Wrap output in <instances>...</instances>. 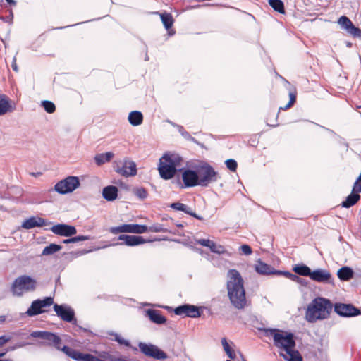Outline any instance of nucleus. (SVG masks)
Segmentation results:
<instances>
[{
	"instance_id": "f257e3e1",
	"label": "nucleus",
	"mask_w": 361,
	"mask_h": 361,
	"mask_svg": "<svg viewBox=\"0 0 361 361\" xmlns=\"http://www.w3.org/2000/svg\"><path fill=\"white\" fill-rule=\"evenodd\" d=\"M228 296L231 304L237 309H243L246 305L244 281L236 269H229L227 272Z\"/></svg>"
},
{
	"instance_id": "f03ea898",
	"label": "nucleus",
	"mask_w": 361,
	"mask_h": 361,
	"mask_svg": "<svg viewBox=\"0 0 361 361\" xmlns=\"http://www.w3.org/2000/svg\"><path fill=\"white\" fill-rule=\"evenodd\" d=\"M332 307V304L329 299L317 297L307 305L305 318L311 323L326 319L329 317Z\"/></svg>"
},
{
	"instance_id": "7ed1b4c3",
	"label": "nucleus",
	"mask_w": 361,
	"mask_h": 361,
	"mask_svg": "<svg viewBox=\"0 0 361 361\" xmlns=\"http://www.w3.org/2000/svg\"><path fill=\"white\" fill-rule=\"evenodd\" d=\"M181 157L175 153H165L160 159L159 164V173L161 178L169 180L176 173V167L181 163Z\"/></svg>"
},
{
	"instance_id": "20e7f679",
	"label": "nucleus",
	"mask_w": 361,
	"mask_h": 361,
	"mask_svg": "<svg viewBox=\"0 0 361 361\" xmlns=\"http://www.w3.org/2000/svg\"><path fill=\"white\" fill-rule=\"evenodd\" d=\"M263 331L267 336H272L274 345L283 350L287 354H290V350L295 348V341L293 334L284 332L276 329H264Z\"/></svg>"
},
{
	"instance_id": "39448f33",
	"label": "nucleus",
	"mask_w": 361,
	"mask_h": 361,
	"mask_svg": "<svg viewBox=\"0 0 361 361\" xmlns=\"http://www.w3.org/2000/svg\"><path fill=\"white\" fill-rule=\"evenodd\" d=\"M36 286L35 279L27 275H22L14 280L11 286V291L14 295L21 296L23 292L35 290Z\"/></svg>"
},
{
	"instance_id": "423d86ee",
	"label": "nucleus",
	"mask_w": 361,
	"mask_h": 361,
	"mask_svg": "<svg viewBox=\"0 0 361 361\" xmlns=\"http://www.w3.org/2000/svg\"><path fill=\"white\" fill-rule=\"evenodd\" d=\"M113 168L117 173L124 177L135 176L137 174L135 163L127 158L115 160Z\"/></svg>"
},
{
	"instance_id": "0eeeda50",
	"label": "nucleus",
	"mask_w": 361,
	"mask_h": 361,
	"mask_svg": "<svg viewBox=\"0 0 361 361\" xmlns=\"http://www.w3.org/2000/svg\"><path fill=\"white\" fill-rule=\"evenodd\" d=\"M138 347L140 352L146 357L157 360H164L168 358L167 354L154 344L140 342Z\"/></svg>"
},
{
	"instance_id": "6e6552de",
	"label": "nucleus",
	"mask_w": 361,
	"mask_h": 361,
	"mask_svg": "<svg viewBox=\"0 0 361 361\" xmlns=\"http://www.w3.org/2000/svg\"><path fill=\"white\" fill-rule=\"evenodd\" d=\"M80 183L78 177L68 176L67 178L59 181L54 186V190L59 194H67L72 192L79 188Z\"/></svg>"
},
{
	"instance_id": "1a4fd4ad",
	"label": "nucleus",
	"mask_w": 361,
	"mask_h": 361,
	"mask_svg": "<svg viewBox=\"0 0 361 361\" xmlns=\"http://www.w3.org/2000/svg\"><path fill=\"white\" fill-rule=\"evenodd\" d=\"M197 173L200 178L199 185L200 186L206 187L210 183L217 180V173L209 164L202 166Z\"/></svg>"
},
{
	"instance_id": "9d476101",
	"label": "nucleus",
	"mask_w": 361,
	"mask_h": 361,
	"mask_svg": "<svg viewBox=\"0 0 361 361\" xmlns=\"http://www.w3.org/2000/svg\"><path fill=\"white\" fill-rule=\"evenodd\" d=\"M30 336L33 338H39L45 341L47 345L54 346L57 350L61 349V339L56 334L44 331H32Z\"/></svg>"
},
{
	"instance_id": "9b49d317",
	"label": "nucleus",
	"mask_w": 361,
	"mask_h": 361,
	"mask_svg": "<svg viewBox=\"0 0 361 361\" xmlns=\"http://www.w3.org/2000/svg\"><path fill=\"white\" fill-rule=\"evenodd\" d=\"M147 231V226L140 224H123L116 227H111L110 232L113 234H118L119 233H130L142 234Z\"/></svg>"
},
{
	"instance_id": "f8f14e48",
	"label": "nucleus",
	"mask_w": 361,
	"mask_h": 361,
	"mask_svg": "<svg viewBox=\"0 0 361 361\" xmlns=\"http://www.w3.org/2000/svg\"><path fill=\"white\" fill-rule=\"evenodd\" d=\"M310 279L316 282L334 285V278L329 271L317 269L312 271Z\"/></svg>"
},
{
	"instance_id": "ddd939ff",
	"label": "nucleus",
	"mask_w": 361,
	"mask_h": 361,
	"mask_svg": "<svg viewBox=\"0 0 361 361\" xmlns=\"http://www.w3.org/2000/svg\"><path fill=\"white\" fill-rule=\"evenodd\" d=\"M334 311L342 317H353L361 314L360 310L351 304H336L334 305Z\"/></svg>"
},
{
	"instance_id": "4468645a",
	"label": "nucleus",
	"mask_w": 361,
	"mask_h": 361,
	"mask_svg": "<svg viewBox=\"0 0 361 361\" xmlns=\"http://www.w3.org/2000/svg\"><path fill=\"white\" fill-rule=\"evenodd\" d=\"M50 230L53 233L64 237H71L77 233V229L75 226L64 224L54 225Z\"/></svg>"
},
{
	"instance_id": "2eb2a0df",
	"label": "nucleus",
	"mask_w": 361,
	"mask_h": 361,
	"mask_svg": "<svg viewBox=\"0 0 361 361\" xmlns=\"http://www.w3.org/2000/svg\"><path fill=\"white\" fill-rule=\"evenodd\" d=\"M174 313L176 315H183L185 314L187 317H190L192 318H197L200 317L201 313L199 310V308L192 305H183L177 307L174 310Z\"/></svg>"
},
{
	"instance_id": "dca6fc26",
	"label": "nucleus",
	"mask_w": 361,
	"mask_h": 361,
	"mask_svg": "<svg viewBox=\"0 0 361 361\" xmlns=\"http://www.w3.org/2000/svg\"><path fill=\"white\" fill-rule=\"evenodd\" d=\"M54 310L56 314L65 322H71L74 319V310L67 305L55 304Z\"/></svg>"
},
{
	"instance_id": "f3484780",
	"label": "nucleus",
	"mask_w": 361,
	"mask_h": 361,
	"mask_svg": "<svg viewBox=\"0 0 361 361\" xmlns=\"http://www.w3.org/2000/svg\"><path fill=\"white\" fill-rule=\"evenodd\" d=\"M182 179L185 188L199 185L200 178L197 171L186 169L182 173Z\"/></svg>"
},
{
	"instance_id": "a211bd4d",
	"label": "nucleus",
	"mask_w": 361,
	"mask_h": 361,
	"mask_svg": "<svg viewBox=\"0 0 361 361\" xmlns=\"http://www.w3.org/2000/svg\"><path fill=\"white\" fill-rule=\"evenodd\" d=\"M119 240H123V243L120 245H126L127 246H136L141 244L145 243L147 241L142 236L139 235H120L118 238Z\"/></svg>"
},
{
	"instance_id": "6ab92c4d",
	"label": "nucleus",
	"mask_w": 361,
	"mask_h": 361,
	"mask_svg": "<svg viewBox=\"0 0 361 361\" xmlns=\"http://www.w3.org/2000/svg\"><path fill=\"white\" fill-rule=\"evenodd\" d=\"M359 192H361V185L355 188L354 184L351 193L346 197L345 200L342 202L341 206L345 208H349L355 204L360 199V195L358 194Z\"/></svg>"
},
{
	"instance_id": "aec40b11",
	"label": "nucleus",
	"mask_w": 361,
	"mask_h": 361,
	"mask_svg": "<svg viewBox=\"0 0 361 361\" xmlns=\"http://www.w3.org/2000/svg\"><path fill=\"white\" fill-rule=\"evenodd\" d=\"M255 269L258 274L262 275H281V274L277 273V271H280L279 270H276L274 267L263 262L261 259L257 261L255 265Z\"/></svg>"
},
{
	"instance_id": "412c9836",
	"label": "nucleus",
	"mask_w": 361,
	"mask_h": 361,
	"mask_svg": "<svg viewBox=\"0 0 361 361\" xmlns=\"http://www.w3.org/2000/svg\"><path fill=\"white\" fill-rule=\"evenodd\" d=\"M47 224V221L44 219L39 216H31L25 220L21 226L25 229H31L35 227H42Z\"/></svg>"
},
{
	"instance_id": "4be33fe9",
	"label": "nucleus",
	"mask_w": 361,
	"mask_h": 361,
	"mask_svg": "<svg viewBox=\"0 0 361 361\" xmlns=\"http://www.w3.org/2000/svg\"><path fill=\"white\" fill-rule=\"evenodd\" d=\"M14 107L11 105V101L9 98L3 94H0V116L12 112Z\"/></svg>"
},
{
	"instance_id": "5701e85b",
	"label": "nucleus",
	"mask_w": 361,
	"mask_h": 361,
	"mask_svg": "<svg viewBox=\"0 0 361 361\" xmlns=\"http://www.w3.org/2000/svg\"><path fill=\"white\" fill-rule=\"evenodd\" d=\"M146 314L152 322L157 324H162L166 321L165 317L161 314L160 311L157 310L149 309L146 310Z\"/></svg>"
},
{
	"instance_id": "b1692460",
	"label": "nucleus",
	"mask_w": 361,
	"mask_h": 361,
	"mask_svg": "<svg viewBox=\"0 0 361 361\" xmlns=\"http://www.w3.org/2000/svg\"><path fill=\"white\" fill-rule=\"evenodd\" d=\"M102 196L107 201H113L118 196V188L114 185H109L103 188Z\"/></svg>"
},
{
	"instance_id": "393cba45",
	"label": "nucleus",
	"mask_w": 361,
	"mask_h": 361,
	"mask_svg": "<svg viewBox=\"0 0 361 361\" xmlns=\"http://www.w3.org/2000/svg\"><path fill=\"white\" fill-rule=\"evenodd\" d=\"M170 207L175 210L182 211V212H185V214H189L197 219H201V218L198 215H197L195 213L192 212L190 207H188L185 204L177 202L172 203L170 205Z\"/></svg>"
},
{
	"instance_id": "a878e982",
	"label": "nucleus",
	"mask_w": 361,
	"mask_h": 361,
	"mask_svg": "<svg viewBox=\"0 0 361 361\" xmlns=\"http://www.w3.org/2000/svg\"><path fill=\"white\" fill-rule=\"evenodd\" d=\"M59 350H61L67 356L76 361H81L83 355V353L66 345H64L63 347L61 346V349Z\"/></svg>"
},
{
	"instance_id": "bb28decb",
	"label": "nucleus",
	"mask_w": 361,
	"mask_h": 361,
	"mask_svg": "<svg viewBox=\"0 0 361 361\" xmlns=\"http://www.w3.org/2000/svg\"><path fill=\"white\" fill-rule=\"evenodd\" d=\"M354 271L349 267H343L337 271V276L341 281H349L353 277Z\"/></svg>"
},
{
	"instance_id": "cd10ccee",
	"label": "nucleus",
	"mask_w": 361,
	"mask_h": 361,
	"mask_svg": "<svg viewBox=\"0 0 361 361\" xmlns=\"http://www.w3.org/2000/svg\"><path fill=\"white\" fill-rule=\"evenodd\" d=\"M221 342L224 350L225 351L227 356L230 359L234 360L236 357L235 350L233 349V347L235 346L234 343L233 342H231V343H229L226 338H221Z\"/></svg>"
},
{
	"instance_id": "c85d7f7f",
	"label": "nucleus",
	"mask_w": 361,
	"mask_h": 361,
	"mask_svg": "<svg viewBox=\"0 0 361 361\" xmlns=\"http://www.w3.org/2000/svg\"><path fill=\"white\" fill-rule=\"evenodd\" d=\"M128 119L132 126H137L142 123L143 116L140 111H133L129 114Z\"/></svg>"
},
{
	"instance_id": "c756f323",
	"label": "nucleus",
	"mask_w": 361,
	"mask_h": 361,
	"mask_svg": "<svg viewBox=\"0 0 361 361\" xmlns=\"http://www.w3.org/2000/svg\"><path fill=\"white\" fill-rule=\"evenodd\" d=\"M114 154L111 152H106V153L97 154L94 157V161H95V163L98 166H101V165L104 164L106 162L110 161L111 159L114 157Z\"/></svg>"
},
{
	"instance_id": "7c9ffc66",
	"label": "nucleus",
	"mask_w": 361,
	"mask_h": 361,
	"mask_svg": "<svg viewBox=\"0 0 361 361\" xmlns=\"http://www.w3.org/2000/svg\"><path fill=\"white\" fill-rule=\"evenodd\" d=\"M44 312H45V310H42V308L39 305V300H36L32 302L30 307L26 312V314L28 316L32 317V316L39 314Z\"/></svg>"
},
{
	"instance_id": "2f4dec72",
	"label": "nucleus",
	"mask_w": 361,
	"mask_h": 361,
	"mask_svg": "<svg viewBox=\"0 0 361 361\" xmlns=\"http://www.w3.org/2000/svg\"><path fill=\"white\" fill-rule=\"evenodd\" d=\"M293 270L298 275L302 276H309L310 278L311 276L312 270L309 267H307L305 264H297L293 267Z\"/></svg>"
},
{
	"instance_id": "473e14b6",
	"label": "nucleus",
	"mask_w": 361,
	"mask_h": 361,
	"mask_svg": "<svg viewBox=\"0 0 361 361\" xmlns=\"http://www.w3.org/2000/svg\"><path fill=\"white\" fill-rule=\"evenodd\" d=\"M278 274H281L286 278L290 279L293 281L297 282L298 283L302 284V286H306L307 282L306 280L298 276V274H293L289 271H277Z\"/></svg>"
},
{
	"instance_id": "72a5a7b5",
	"label": "nucleus",
	"mask_w": 361,
	"mask_h": 361,
	"mask_svg": "<svg viewBox=\"0 0 361 361\" xmlns=\"http://www.w3.org/2000/svg\"><path fill=\"white\" fill-rule=\"evenodd\" d=\"M161 22L166 30L170 29L173 24V19L171 13H159Z\"/></svg>"
},
{
	"instance_id": "f704fd0d",
	"label": "nucleus",
	"mask_w": 361,
	"mask_h": 361,
	"mask_svg": "<svg viewBox=\"0 0 361 361\" xmlns=\"http://www.w3.org/2000/svg\"><path fill=\"white\" fill-rule=\"evenodd\" d=\"M338 23L342 29L345 30L348 32L354 25L351 20L345 16H343L338 18Z\"/></svg>"
},
{
	"instance_id": "c9c22d12",
	"label": "nucleus",
	"mask_w": 361,
	"mask_h": 361,
	"mask_svg": "<svg viewBox=\"0 0 361 361\" xmlns=\"http://www.w3.org/2000/svg\"><path fill=\"white\" fill-rule=\"evenodd\" d=\"M269 4L276 11L284 13V4L281 0H269Z\"/></svg>"
},
{
	"instance_id": "e433bc0d",
	"label": "nucleus",
	"mask_w": 361,
	"mask_h": 361,
	"mask_svg": "<svg viewBox=\"0 0 361 361\" xmlns=\"http://www.w3.org/2000/svg\"><path fill=\"white\" fill-rule=\"evenodd\" d=\"M62 247L59 245H56L54 243H51L48 246H46L42 250V255H51L59 250H61Z\"/></svg>"
},
{
	"instance_id": "4c0bfd02",
	"label": "nucleus",
	"mask_w": 361,
	"mask_h": 361,
	"mask_svg": "<svg viewBox=\"0 0 361 361\" xmlns=\"http://www.w3.org/2000/svg\"><path fill=\"white\" fill-rule=\"evenodd\" d=\"M90 237L89 235H78L75 237H72L70 238H67L63 240V243L69 244V243H76L80 241H85L90 240Z\"/></svg>"
},
{
	"instance_id": "58836bf2",
	"label": "nucleus",
	"mask_w": 361,
	"mask_h": 361,
	"mask_svg": "<svg viewBox=\"0 0 361 361\" xmlns=\"http://www.w3.org/2000/svg\"><path fill=\"white\" fill-rule=\"evenodd\" d=\"M209 249L211 252L219 255L226 253V250L223 245H217L214 241H212Z\"/></svg>"
},
{
	"instance_id": "ea45409f",
	"label": "nucleus",
	"mask_w": 361,
	"mask_h": 361,
	"mask_svg": "<svg viewBox=\"0 0 361 361\" xmlns=\"http://www.w3.org/2000/svg\"><path fill=\"white\" fill-rule=\"evenodd\" d=\"M42 106H43L44 110L49 114H52L56 110L55 104L52 102L48 100L42 101Z\"/></svg>"
},
{
	"instance_id": "a19ab883",
	"label": "nucleus",
	"mask_w": 361,
	"mask_h": 361,
	"mask_svg": "<svg viewBox=\"0 0 361 361\" xmlns=\"http://www.w3.org/2000/svg\"><path fill=\"white\" fill-rule=\"evenodd\" d=\"M109 334L113 336L114 337V341L118 342L120 345H123L126 347H130V343L128 340H126L123 338H122L117 333L111 332Z\"/></svg>"
},
{
	"instance_id": "79ce46f5",
	"label": "nucleus",
	"mask_w": 361,
	"mask_h": 361,
	"mask_svg": "<svg viewBox=\"0 0 361 361\" xmlns=\"http://www.w3.org/2000/svg\"><path fill=\"white\" fill-rule=\"evenodd\" d=\"M147 231L154 232V233H160V232H167L168 230L163 227V226L160 224H154L149 227H147Z\"/></svg>"
},
{
	"instance_id": "37998d69",
	"label": "nucleus",
	"mask_w": 361,
	"mask_h": 361,
	"mask_svg": "<svg viewBox=\"0 0 361 361\" xmlns=\"http://www.w3.org/2000/svg\"><path fill=\"white\" fill-rule=\"evenodd\" d=\"M288 355L290 356L288 361H302V358L298 350L293 349Z\"/></svg>"
},
{
	"instance_id": "c03bdc74",
	"label": "nucleus",
	"mask_w": 361,
	"mask_h": 361,
	"mask_svg": "<svg viewBox=\"0 0 361 361\" xmlns=\"http://www.w3.org/2000/svg\"><path fill=\"white\" fill-rule=\"evenodd\" d=\"M54 302L53 298L51 297L44 298L43 300H39V305L42 310L51 306Z\"/></svg>"
},
{
	"instance_id": "a18cd8bd",
	"label": "nucleus",
	"mask_w": 361,
	"mask_h": 361,
	"mask_svg": "<svg viewBox=\"0 0 361 361\" xmlns=\"http://www.w3.org/2000/svg\"><path fill=\"white\" fill-rule=\"evenodd\" d=\"M226 167L233 172L237 169L238 164L235 160L233 159H227L225 162Z\"/></svg>"
},
{
	"instance_id": "49530a36",
	"label": "nucleus",
	"mask_w": 361,
	"mask_h": 361,
	"mask_svg": "<svg viewBox=\"0 0 361 361\" xmlns=\"http://www.w3.org/2000/svg\"><path fill=\"white\" fill-rule=\"evenodd\" d=\"M134 193L138 198L141 200H145L147 197V192L143 188L135 189Z\"/></svg>"
},
{
	"instance_id": "de8ad7c7",
	"label": "nucleus",
	"mask_w": 361,
	"mask_h": 361,
	"mask_svg": "<svg viewBox=\"0 0 361 361\" xmlns=\"http://www.w3.org/2000/svg\"><path fill=\"white\" fill-rule=\"evenodd\" d=\"M289 97H290V100H289L288 103L284 107H281L280 109L285 110V109H289L295 103V102L296 100L295 94L292 92H290Z\"/></svg>"
},
{
	"instance_id": "09e8293b",
	"label": "nucleus",
	"mask_w": 361,
	"mask_h": 361,
	"mask_svg": "<svg viewBox=\"0 0 361 361\" xmlns=\"http://www.w3.org/2000/svg\"><path fill=\"white\" fill-rule=\"evenodd\" d=\"M348 33L354 37L361 39V29H360L359 27H356L355 25H353V27H351V30H350Z\"/></svg>"
},
{
	"instance_id": "8fccbe9b",
	"label": "nucleus",
	"mask_w": 361,
	"mask_h": 361,
	"mask_svg": "<svg viewBox=\"0 0 361 361\" xmlns=\"http://www.w3.org/2000/svg\"><path fill=\"white\" fill-rule=\"evenodd\" d=\"M240 250L245 255L252 254V248L248 245H243L240 247Z\"/></svg>"
},
{
	"instance_id": "3c124183",
	"label": "nucleus",
	"mask_w": 361,
	"mask_h": 361,
	"mask_svg": "<svg viewBox=\"0 0 361 361\" xmlns=\"http://www.w3.org/2000/svg\"><path fill=\"white\" fill-rule=\"evenodd\" d=\"M212 243V240H210L209 239H198L197 240V243L204 247H207L209 248L211 244Z\"/></svg>"
},
{
	"instance_id": "603ef678",
	"label": "nucleus",
	"mask_w": 361,
	"mask_h": 361,
	"mask_svg": "<svg viewBox=\"0 0 361 361\" xmlns=\"http://www.w3.org/2000/svg\"><path fill=\"white\" fill-rule=\"evenodd\" d=\"M9 340H10L9 337H6L5 336H0V347L4 345L8 341H9Z\"/></svg>"
},
{
	"instance_id": "864d4df0",
	"label": "nucleus",
	"mask_w": 361,
	"mask_h": 361,
	"mask_svg": "<svg viewBox=\"0 0 361 361\" xmlns=\"http://www.w3.org/2000/svg\"><path fill=\"white\" fill-rule=\"evenodd\" d=\"M11 66H12V68H13V70L14 71H16V72L18 71V68L17 64H16V58L13 59Z\"/></svg>"
},
{
	"instance_id": "5fc2aeb1",
	"label": "nucleus",
	"mask_w": 361,
	"mask_h": 361,
	"mask_svg": "<svg viewBox=\"0 0 361 361\" xmlns=\"http://www.w3.org/2000/svg\"><path fill=\"white\" fill-rule=\"evenodd\" d=\"M41 174H42V173H40V172H38V173H30V175L32 176H35V177L39 176Z\"/></svg>"
},
{
	"instance_id": "6e6d98bb",
	"label": "nucleus",
	"mask_w": 361,
	"mask_h": 361,
	"mask_svg": "<svg viewBox=\"0 0 361 361\" xmlns=\"http://www.w3.org/2000/svg\"><path fill=\"white\" fill-rule=\"evenodd\" d=\"M5 320H6V317L4 315H1L0 316V322H5Z\"/></svg>"
},
{
	"instance_id": "4d7b16f0",
	"label": "nucleus",
	"mask_w": 361,
	"mask_h": 361,
	"mask_svg": "<svg viewBox=\"0 0 361 361\" xmlns=\"http://www.w3.org/2000/svg\"><path fill=\"white\" fill-rule=\"evenodd\" d=\"M8 4H13L15 5L16 4V1H13V0H6Z\"/></svg>"
},
{
	"instance_id": "13d9d810",
	"label": "nucleus",
	"mask_w": 361,
	"mask_h": 361,
	"mask_svg": "<svg viewBox=\"0 0 361 361\" xmlns=\"http://www.w3.org/2000/svg\"><path fill=\"white\" fill-rule=\"evenodd\" d=\"M347 46H348V47H350L352 46V44H351L350 42H348V43H347Z\"/></svg>"
},
{
	"instance_id": "bf43d9fd",
	"label": "nucleus",
	"mask_w": 361,
	"mask_h": 361,
	"mask_svg": "<svg viewBox=\"0 0 361 361\" xmlns=\"http://www.w3.org/2000/svg\"><path fill=\"white\" fill-rule=\"evenodd\" d=\"M2 361H12V360L10 359H6V360H2Z\"/></svg>"
},
{
	"instance_id": "052dcab7",
	"label": "nucleus",
	"mask_w": 361,
	"mask_h": 361,
	"mask_svg": "<svg viewBox=\"0 0 361 361\" xmlns=\"http://www.w3.org/2000/svg\"><path fill=\"white\" fill-rule=\"evenodd\" d=\"M145 60H148L147 56H145Z\"/></svg>"
},
{
	"instance_id": "680f3d73",
	"label": "nucleus",
	"mask_w": 361,
	"mask_h": 361,
	"mask_svg": "<svg viewBox=\"0 0 361 361\" xmlns=\"http://www.w3.org/2000/svg\"><path fill=\"white\" fill-rule=\"evenodd\" d=\"M226 361H231V360H226Z\"/></svg>"
},
{
	"instance_id": "e2e57ef3",
	"label": "nucleus",
	"mask_w": 361,
	"mask_h": 361,
	"mask_svg": "<svg viewBox=\"0 0 361 361\" xmlns=\"http://www.w3.org/2000/svg\"><path fill=\"white\" fill-rule=\"evenodd\" d=\"M0 361H2V360H0Z\"/></svg>"
}]
</instances>
